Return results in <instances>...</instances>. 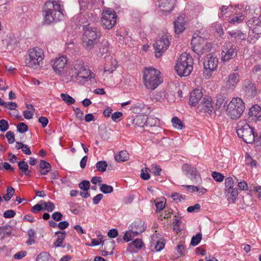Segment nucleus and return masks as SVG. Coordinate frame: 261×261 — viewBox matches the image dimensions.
Listing matches in <instances>:
<instances>
[{"instance_id":"obj_1","label":"nucleus","mask_w":261,"mask_h":261,"mask_svg":"<svg viewBox=\"0 0 261 261\" xmlns=\"http://www.w3.org/2000/svg\"><path fill=\"white\" fill-rule=\"evenodd\" d=\"M90 14L91 16L87 15L88 18L86 21H81L82 23H88L83 26L84 33L82 37V45L87 50H91L95 48L99 42L102 36L100 29L92 24L98 20L96 13H91Z\"/></svg>"},{"instance_id":"obj_2","label":"nucleus","mask_w":261,"mask_h":261,"mask_svg":"<svg viewBox=\"0 0 261 261\" xmlns=\"http://www.w3.org/2000/svg\"><path fill=\"white\" fill-rule=\"evenodd\" d=\"M143 80L146 89L153 90L163 82L161 72L152 67H146L143 70Z\"/></svg>"},{"instance_id":"obj_3","label":"nucleus","mask_w":261,"mask_h":261,"mask_svg":"<svg viewBox=\"0 0 261 261\" xmlns=\"http://www.w3.org/2000/svg\"><path fill=\"white\" fill-rule=\"evenodd\" d=\"M193 59L187 53L182 54L178 59L175 70L177 74L182 77L189 75L193 70Z\"/></svg>"},{"instance_id":"obj_4","label":"nucleus","mask_w":261,"mask_h":261,"mask_svg":"<svg viewBox=\"0 0 261 261\" xmlns=\"http://www.w3.org/2000/svg\"><path fill=\"white\" fill-rule=\"evenodd\" d=\"M44 58V51L42 49L38 47H33L27 52L25 64L28 67L36 69L40 66Z\"/></svg>"},{"instance_id":"obj_5","label":"nucleus","mask_w":261,"mask_h":261,"mask_svg":"<svg viewBox=\"0 0 261 261\" xmlns=\"http://www.w3.org/2000/svg\"><path fill=\"white\" fill-rule=\"evenodd\" d=\"M245 103L239 97H233L226 109L227 115L232 119L239 118L245 110Z\"/></svg>"},{"instance_id":"obj_6","label":"nucleus","mask_w":261,"mask_h":261,"mask_svg":"<svg viewBox=\"0 0 261 261\" xmlns=\"http://www.w3.org/2000/svg\"><path fill=\"white\" fill-rule=\"evenodd\" d=\"M237 133L238 137L247 143H252L255 141L256 133L254 128L247 123L244 124L240 123L238 125Z\"/></svg>"},{"instance_id":"obj_7","label":"nucleus","mask_w":261,"mask_h":261,"mask_svg":"<svg viewBox=\"0 0 261 261\" xmlns=\"http://www.w3.org/2000/svg\"><path fill=\"white\" fill-rule=\"evenodd\" d=\"M191 44L193 50L199 56L209 51L211 47V44L208 43L206 39L198 35L192 37Z\"/></svg>"},{"instance_id":"obj_8","label":"nucleus","mask_w":261,"mask_h":261,"mask_svg":"<svg viewBox=\"0 0 261 261\" xmlns=\"http://www.w3.org/2000/svg\"><path fill=\"white\" fill-rule=\"evenodd\" d=\"M62 6L59 0H47L43 7V13L44 16V20L48 23H53L54 19L49 15L51 11H62Z\"/></svg>"},{"instance_id":"obj_9","label":"nucleus","mask_w":261,"mask_h":261,"mask_svg":"<svg viewBox=\"0 0 261 261\" xmlns=\"http://www.w3.org/2000/svg\"><path fill=\"white\" fill-rule=\"evenodd\" d=\"M170 36L165 34L161 36H159L153 47L155 50V56L156 58L160 57L162 54L167 49L170 45Z\"/></svg>"},{"instance_id":"obj_10","label":"nucleus","mask_w":261,"mask_h":261,"mask_svg":"<svg viewBox=\"0 0 261 261\" xmlns=\"http://www.w3.org/2000/svg\"><path fill=\"white\" fill-rule=\"evenodd\" d=\"M238 67H236L233 71L230 73L225 79L224 88L228 90H234L241 79V75L238 72Z\"/></svg>"},{"instance_id":"obj_11","label":"nucleus","mask_w":261,"mask_h":261,"mask_svg":"<svg viewBox=\"0 0 261 261\" xmlns=\"http://www.w3.org/2000/svg\"><path fill=\"white\" fill-rule=\"evenodd\" d=\"M67 59L65 56H61L51 61V66L56 74H64L67 69Z\"/></svg>"},{"instance_id":"obj_12","label":"nucleus","mask_w":261,"mask_h":261,"mask_svg":"<svg viewBox=\"0 0 261 261\" xmlns=\"http://www.w3.org/2000/svg\"><path fill=\"white\" fill-rule=\"evenodd\" d=\"M101 21L104 28L108 30L112 29L116 22V15L114 11L111 9L104 11L102 14Z\"/></svg>"},{"instance_id":"obj_13","label":"nucleus","mask_w":261,"mask_h":261,"mask_svg":"<svg viewBox=\"0 0 261 261\" xmlns=\"http://www.w3.org/2000/svg\"><path fill=\"white\" fill-rule=\"evenodd\" d=\"M218 59L216 57L211 55H207L204 59L203 62L205 71L204 73L206 77H210L212 75V72L215 70L218 65Z\"/></svg>"},{"instance_id":"obj_14","label":"nucleus","mask_w":261,"mask_h":261,"mask_svg":"<svg viewBox=\"0 0 261 261\" xmlns=\"http://www.w3.org/2000/svg\"><path fill=\"white\" fill-rule=\"evenodd\" d=\"M237 55V49L231 43H225L222 46L221 60L227 62L234 58Z\"/></svg>"},{"instance_id":"obj_15","label":"nucleus","mask_w":261,"mask_h":261,"mask_svg":"<svg viewBox=\"0 0 261 261\" xmlns=\"http://www.w3.org/2000/svg\"><path fill=\"white\" fill-rule=\"evenodd\" d=\"M181 169L187 177L189 178L193 183L197 184L201 181L200 175L196 168L187 164H184Z\"/></svg>"},{"instance_id":"obj_16","label":"nucleus","mask_w":261,"mask_h":261,"mask_svg":"<svg viewBox=\"0 0 261 261\" xmlns=\"http://www.w3.org/2000/svg\"><path fill=\"white\" fill-rule=\"evenodd\" d=\"M242 92L247 98H253L257 94V89L254 83L251 81L246 79L243 83Z\"/></svg>"},{"instance_id":"obj_17","label":"nucleus","mask_w":261,"mask_h":261,"mask_svg":"<svg viewBox=\"0 0 261 261\" xmlns=\"http://www.w3.org/2000/svg\"><path fill=\"white\" fill-rule=\"evenodd\" d=\"M129 230L133 233L135 236H138L143 232L145 229L144 222L141 220H137L133 222L129 227Z\"/></svg>"},{"instance_id":"obj_18","label":"nucleus","mask_w":261,"mask_h":261,"mask_svg":"<svg viewBox=\"0 0 261 261\" xmlns=\"http://www.w3.org/2000/svg\"><path fill=\"white\" fill-rule=\"evenodd\" d=\"M159 7L164 12L170 13L175 6L176 0H159Z\"/></svg>"},{"instance_id":"obj_19","label":"nucleus","mask_w":261,"mask_h":261,"mask_svg":"<svg viewBox=\"0 0 261 261\" xmlns=\"http://www.w3.org/2000/svg\"><path fill=\"white\" fill-rule=\"evenodd\" d=\"M200 109L204 112L211 114L214 110L212 104V98L207 96L204 97L200 105Z\"/></svg>"},{"instance_id":"obj_20","label":"nucleus","mask_w":261,"mask_h":261,"mask_svg":"<svg viewBox=\"0 0 261 261\" xmlns=\"http://www.w3.org/2000/svg\"><path fill=\"white\" fill-rule=\"evenodd\" d=\"M95 0H80L79 4L80 6L81 10H86V9H89V11L86 12L85 15L83 14V16L85 17V19L87 20L88 18V16L87 15L89 14V16H91V13H95L93 11H90L91 9L93 7V5Z\"/></svg>"},{"instance_id":"obj_21","label":"nucleus","mask_w":261,"mask_h":261,"mask_svg":"<svg viewBox=\"0 0 261 261\" xmlns=\"http://www.w3.org/2000/svg\"><path fill=\"white\" fill-rule=\"evenodd\" d=\"M186 22L184 17L180 16L174 21V29L176 34L182 33L186 29Z\"/></svg>"},{"instance_id":"obj_22","label":"nucleus","mask_w":261,"mask_h":261,"mask_svg":"<svg viewBox=\"0 0 261 261\" xmlns=\"http://www.w3.org/2000/svg\"><path fill=\"white\" fill-rule=\"evenodd\" d=\"M248 116L252 120H259L261 117V108L257 105L252 106L249 110Z\"/></svg>"},{"instance_id":"obj_23","label":"nucleus","mask_w":261,"mask_h":261,"mask_svg":"<svg viewBox=\"0 0 261 261\" xmlns=\"http://www.w3.org/2000/svg\"><path fill=\"white\" fill-rule=\"evenodd\" d=\"M203 94L199 89H195L191 93L190 98V103L193 106H196L202 97Z\"/></svg>"},{"instance_id":"obj_24","label":"nucleus","mask_w":261,"mask_h":261,"mask_svg":"<svg viewBox=\"0 0 261 261\" xmlns=\"http://www.w3.org/2000/svg\"><path fill=\"white\" fill-rule=\"evenodd\" d=\"M117 63L115 59L111 57H108L107 61L105 64L104 71L112 73L115 70L117 67Z\"/></svg>"},{"instance_id":"obj_25","label":"nucleus","mask_w":261,"mask_h":261,"mask_svg":"<svg viewBox=\"0 0 261 261\" xmlns=\"http://www.w3.org/2000/svg\"><path fill=\"white\" fill-rule=\"evenodd\" d=\"M146 121H147V116L144 115H139L136 116L133 120V123L139 127H144L146 126Z\"/></svg>"},{"instance_id":"obj_26","label":"nucleus","mask_w":261,"mask_h":261,"mask_svg":"<svg viewBox=\"0 0 261 261\" xmlns=\"http://www.w3.org/2000/svg\"><path fill=\"white\" fill-rule=\"evenodd\" d=\"M55 234L57 236V239L54 243V246L56 247H62L64 248V246H63V243L66 234L65 231H58L55 233Z\"/></svg>"},{"instance_id":"obj_27","label":"nucleus","mask_w":261,"mask_h":261,"mask_svg":"<svg viewBox=\"0 0 261 261\" xmlns=\"http://www.w3.org/2000/svg\"><path fill=\"white\" fill-rule=\"evenodd\" d=\"M228 35L232 40H244L246 38V35L239 30L229 31Z\"/></svg>"},{"instance_id":"obj_28","label":"nucleus","mask_w":261,"mask_h":261,"mask_svg":"<svg viewBox=\"0 0 261 261\" xmlns=\"http://www.w3.org/2000/svg\"><path fill=\"white\" fill-rule=\"evenodd\" d=\"M39 166L41 175H46L51 169L50 164L44 160H41Z\"/></svg>"},{"instance_id":"obj_29","label":"nucleus","mask_w":261,"mask_h":261,"mask_svg":"<svg viewBox=\"0 0 261 261\" xmlns=\"http://www.w3.org/2000/svg\"><path fill=\"white\" fill-rule=\"evenodd\" d=\"M12 228L10 225L0 227V239L3 240L5 237H9L12 232Z\"/></svg>"},{"instance_id":"obj_30","label":"nucleus","mask_w":261,"mask_h":261,"mask_svg":"<svg viewBox=\"0 0 261 261\" xmlns=\"http://www.w3.org/2000/svg\"><path fill=\"white\" fill-rule=\"evenodd\" d=\"M245 18V15L242 13H239L230 17L228 22L232 24H236L241 23Z\"/></svg>"},{"instance_id":"obj_31","label":"nucleus","mask_w":261,"mask_h":261,"mask_svg":"<svg viewBox=\"0 0 261 261\" xmlns=\"http://www.w3.org/2000/svg\"><path fill=\"white\" fill-rule=\"evenodd\" d=\"M226 192L230 194L231 197H230L229 195H228V199L229 202L233 203L238 195V191L237 188H231L228 189H225Z\"/></svg>"},{"instance_id":"obj_32","label":"nucleus","mask_w":261,"mask_h":261,"mask_svg":"<svg viewBox=\"0 0 261 261\" xmlns=\"http://www.w3.org/2000/svg\"><path fill=\"white\" fill-rule=\"evenodd\" d=\"M216 107L220 108L222 106L224 107L227 102V98L221 94H218L216 97Z\"/></svg>"},{"instance_id":"obj_33","label":"nucleus","mask_w":261,"mask_h":261,"mask_svg":"<svg viewBox=\"0 0 261 261\" xmlns=\"http://www.w3.org/2000/svg\"><path fill=\"white\" fill-rule=\"evenodd\" d=\"M128 158V153L126 150H122L115 156V159L117 162H124L127 161Z\"/></svg>"},{"instance_id":"obj_34","label":"nucleus","mask_w":261,"mask_h":261,"mask_svg":"<svg viewBox=\"0 0 261 261\" xmlns=\"http://www.w3.org/2000/svg\"><path fill=\"white\" fill-rule=\"evenodd\" d=\"M19 169L26 175L30 176L31 171L29 170V165L25 161H20L18 163Z\"/></svg>"},{"instance_id":"obj_35","label":"nucleus","mask_w":261,"mask_h":261,"mask_svg":"<svg viewBox=\"0 0 261 261\" xmlns=\"http://www.w3.org/2000/svg\"><path fill=\"white\" fill-rule=\"evenodd\" d=\"M74 71L75 73L77 75L79 74L80 71H82L85 67L84 65V62L81 60H77L74 62L73 64Z\"/></svg>"},{"instance_id":"obj_36","label":"nucleus","mask_w":261,"mask_h":261,"mask_svg":"<svg viewBox=\"0 0 261 261\" xmlns=\"http://www.w3.org/2000/svg\"><path fill=\"white\" fill-rule=\"evenodd\" d=\"M102 246L104 245V249L109 251H113L115 248V241L111 240H105L103 241Z\"/></svg>"},{"instance_id":"obj_37","label":"nucleus","mask_w":261,"mask_h":261,"mask_svg":"<svg viewBox=\"0 0 261 261\" xmlns=\"http://www.w3.org/2000/svg\"><path fill=\"white\" fill-rule=\"evenodd\" d=\"M93 73L86 67L82 70V71H80L79 74L77 76L80 78H82L83 79H91L93 78Z\"/></svg>"},{"instance_id":"obj_38","label":"nucleus","mask_w":261,"mask_h":261,"mask_svg":"<svg viewBox=\"0 0 261 261\" xmlns=\"http://www.w3.org/2000/svg\"><path fill=\"white\" fill-rule=\"evenodd\" d=\"M49 15L51 16L52 19H54L53 22L58 21L62 19L63 17V13L62 11H51L49 14Z\"/></svg>"},{"instance_id":"obj_39","label":"nucleus","mask_w":261,"mask_h":261,"mask_svg":"<svg viewBox=\"0 0 261 261\" xmlns=\"http://www.w3.org/2000/svg\"><path fill=\"white\" fill-rule=\"evenodd\" d=\"M62 99L68 105L73 104L75 100V99L70 96L69 95L65 93H62L60 95Z\"/></svg>"},{"instance_id":"obj_40","label":"nucleus","mask_w":261,"mask_h":261,"mask_svg":"<svg viewBox=\"0 0 261 261\" xmlns=\"http://www.w3.org/2000/svg\"><path fill=\"white\" fill-rule=\"evenodd\" d=\"M15 193V189L12 187H8L7 189V193L3 196L4 199L8 201L12 197Z\"/></svg>"},{"instance_id":"obj_41","label":"nucleus","mask_w":261,"mask_h":261,"mask_svg":"<svg viewBox=\"0 0 261 261\" xmlns=\"http://www.w3.org/2000/svg\"><path fill=\"white\" fill-rule=\"evenodd\" d=\"M108 164L105 161H98L96 164V168L97 170L101 172H104L106 171Z\"/></svg>"},{"instance_id":"obj_42","label":"nucleus","mask_w":261,"mask_h":261,"mask_svg":"<svg viewBox=\"0 0 261 261\" xmlns=\"http://www.w3.org/2000/svg\"><path fill=\"white\" fill-rule=\"evenodd\" d=\"M99 189L100 191L104 194L111 193L113 191V188L112 186L105 184H101Z\"/></svg>"},{"instance_id":"obj_43","label":"nucleus","mask_w":261,"mask_h":261,"mask_svg":"<svg viewBox=\"0 0 261 261\" xmlns=\"http://www.w3.org/2000/svg\"><path fill=\"white\" fill-rule=\"evenodd\" d=\"M202 240V234L200 233H197L195 236H193L192 238L190 245L193 246L197 245Z\"/></svg>"},{"instance_id":"obj_44","label":"nucleus","mask_w":261,"mask_h":261,"mask_svg":"<svg viewBox=\"0 0 261 261\" xmlns=\"http://www.w3.org/2000/svg\"><path fill=\"white\" fill-rule=\"evenodd\" d=\"M173 126L178 129H181L183 127V124L181 121L177 117H174L171 120Z\"/></svg>"},{"instance_id":"obj_45","label":"nucleus","mask_w":261,"mask_h":261,"mask_svg":"<svg viewBox=\"0 0 261 261\" xmlns=\"http://www.w3.org/2000/svg\"><path fill=\"white\" fill-rule=\"evenodd\" d=\"M29 239L27 242L28 245L33 244L35 243L34 237L35 235V231L33 229H30L28 231Z\"/></svg>"},{"instance_id":"obj_46","label":"nucleus","mask_w":261,"mask_h":261,"mask_svg":"<svg viewBox=\"0 0 261 261\" xmlns=\"http://www.w3.org/2000/svg\"><path fill=\"white\" fill-rule=\"evenodd\" d=\"M50 256L49 254L46 252L40 253L37 258V261H49Z\"/></svg>"},{"instance_id":"obj_47","label":"nucleus","mask_w":261,"mask_h":261,"mask_svg":"<svg viewBox=\"0 0 261 261\" xmlns=\"http://www.w3.org/2000/svg\"><path fill=\"white\" fill-rule=\"evenodd\" d=\"M42 205L44 208L49 212H51L55 209V204L51 201L43 202Z\"/></svg>"},{"instance_id":"obj_48","label":"nucleus","mask_w":261,"mask_h":261,"mask_svg":"<svg viewBox=\"0 0 261 261\" xmlns=\"http://www.w3.org/2000/svg\"><path fill=\"white\" fill-rule=\"evenodd\" d=\"M158 122V119L156 118H154L152 116H147V121H146V126L152 127L155 126Z\"/></svg>"},{"instance_id":"obj_49","label":"nucleus","mask_w":261,"mask_h":261,"mask_svg":"<svg viewBox=\"0 0 261 261\" xmlns=\"http://www.w3.org/2000/svg\"><path fill=\"white\" fill-rule=\"evenodd\" d=\"M245 163L247 165H250L251 167H256V161L254 160L248 153L246 154Z\"/></svg>"},{"instance_id":"obj_50","label":"nucleus","mask_w":261,"mask_h":261,"mask_svg":"<svg viewBox=\"0 0 261 261\" xmlns=\"http://www.w3.org/2000/svg\"><path fill=\"white\" fill-rule=\"evenodd\" d=\"M212 176L213 178L217 181H222L224 179V176L222 174L214 171L212 173Z\"/></svg>"},{"instance_id":"obj_51","label":"nucleus","mask_w":261,"mask_h":261,"mask_svg":"<svg viewBox=\"0 0 261 261\" xmlns=\"http://www.w3.org/2000/svg\"><path fill=\"white\" fill-rule=\"evenodd\" d=\"M90 182L89 181L84 180L81 182L79 185V188L83 191H88L90 189Z\"/></svg>"},{"instance_id":"obj_52","label":"nucleus","mask_w":261,"mask_h":261,"mask_svg":"<svg viewBox=\"0 0 261 261\" xmlns=\"http://www.w3.org/2000/svg\"><path fill=\"white\" fill-rule=\"evenodd\" d=\"M17 130L20 133H23L28 131V127L27 124L23 122H20L17 126Z\"/></svg>"},{"instance_id":"obj_53","label":"nucleus","mask_w":261,"mask_h":261,"mask_svg":"<svg viewBox=\"0 0 261 261\" xmlns=\"http://www.w3.org/2000/svg\"><path fill=\"white\" fill-rule=\"evenodd\" d=\"M9 128L8 122L5 120L2 119L0 120V130L4 132H6Z\"/></svg>"},{"instance_id":"obj_54","label":"nucleus","mask_w":261,"mask_h":261,"mask_svg":"<svg viewBox=\"0 0 261 261\" xmlns=\"http://www.w3.org/2000/svg\"><path fill=\"white\" fill-rule=\"evenodd\" d=\"M166 97V93L164 91H160L157 92L154 97V98L156 101H163Z\"/></svg>"},{"instance_id":"obj_55","label":"nucleus","mask_w":261,"mask_h":261,"mask_svg":"<svg viewBox=\"0 0 261 261\" xmlns=\"http://www.w3.org/2000/svg\"><path fill=\"white\" fill-rule=\"evenodd\" d=\"M135 234L129 230V229L126 232L123 237V239L126 242H128L132 240V239L136 237Z\"/></svg>"},{"instance_id":"obj_56","label":"nucleus","mask_w":261,"mask_h":261,"mask_svg":"<svg viewBox=\"0 0 261 261\" xmlns=\"http://www.w3.org/2000/svg\"><path fill=\"white\" fill-rule=\"evenodd\" d=\"M148 170L149 169L148 168H145L144 169H142L140 176L143 180H146L149 179L150 175L148 173Z\"/></svg>"},{"instance_id":"obj_57","label":"nucleus","mask_w":261,"mask_h":261,"mask_svg":"<svg viewBox=\"0 0 261 261\" xmlns=\"http://www.w3.org/2000/svg\"><path fill=\"white\" fill-rule=\"evenodd\" d=\"M225 185L226 189H230L233 187L234 181L232 177H227L225 180Z\"/></svg>"},{"instance_id":"obj_58","label":"nucleus","mask_w":261,"mask_h":261,"mask_svg":"<svg viewBox=\"0 0 261 261\" xmlns=\"http://www.w3.org/2000/svg\"><path fill=\"white\" fill-rule=\"evenodd\" d=\"M6 137L8 139V142L9 144H12L15 141L14 134L11 131L8 132L6 134Z\"/></svg>"},{"instance_id":"obj_59","label":"nucleus","mask_w":261,"mask_h":261,"mask_svg":"<svg viewBox=\"0 0 261 261\" xmlns=\"http://www.w3.org/2000/svg\"><path fill=\"white\" fill-rule=\"evenodd\" d=\"M16 213L15 212L12 210H7L5 211L3 214V216L5 218H11L15 216Z\"/></svg>"},{"instance_id":"obj_60","label":"nucleus","mask_w":261,"mask_h":261,"mask_svg":"<svg viewBox=\"0 0 261 261\" xmlns=\"http://www.w3.org/2000/svg\"><path fill=\"white\" fill-rule=\"evenodd\" d=\"M123 114L120 112H116L112 114V119L115 122H119V118L122 116Z\"/></svg>"},{"instance_id":"obj_61","label":"nucleus","mask_w":261,"mask_h":261,"mask_svg":"<svg viewBox=\"0 0 261 261\" xmlns=\"http://www.w3.org/2000/svg\"><path fill=\"white\" fill-rule=\"evenodd\" d=\"M118 235V231L117 229H111L108 232V236L110 238H115Z\"/></svg>"},{"instance_id":"obj_62","label":"nucleus","mask_w":261,"mask_h":261,"mask_svg":"<svg viewBox=\"0 0 261 261\" xmlns=\"http://www.w3.org/2000/svg\"><path fill=\"white\" fill-rule=\"evenodd\" d=\"M151 170H152L153 173L155 176H159L161 175L162 169L157 165H152L151 167Z\"/></svg>"},{"instance_id":"obj_63","label":"nucleus","mask_w":261,"mask_h":261,"mask_svg":"<svg viewBox=\"0 0 261 261\" xmlns=\"http://www.w3.org/2000/svg\"><path fill=\"white\" fill-rule=\"evenodd\" d=\"M17 107V105L15 102H6V105L4 107L11 110H16V108Z\"/></svg>"},{"instance_id":"obj_64","label":"nucleus","mask_w":261,"mask_h":261,"mask_svg":"<svg viewBox=\"0 0 261 261\" xmlns=\"http://www.w3.org/2000/svg\"><path fill=\"white\" fill-rule=\"evenodd\" d=\"M133 245L137 249H141L143 246V243L141 239H137L133 242Z\"/></svg>"}]
</instances>
